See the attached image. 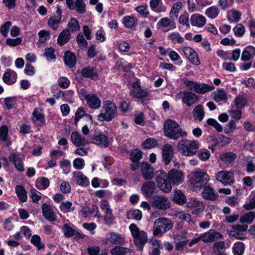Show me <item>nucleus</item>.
Segmentation results:
<instances>
[{
  "mask_svg": "<svg viewBox=\"0 0 255 255\" xmlns=\"http://www.w3.org/2000/svg\"><path fill=\"white\" fill-rule=\"evenodd\" d=\"M132 250L120 246H115L111 251L112 255H126L127 254H130Z\"/></svg>",
  "mask_w": 255,
  "mask_h": 255,
  "instance_id": "35",
  "label": "nucleus"
},
{
  "mask_svg": "<svg viewBox=\"0 0 255 255\" xmlns=\"http://www.w3.org/2000/svg\"><path fill=\"white\" fill-rule=\"evenodd\" d=\"M61 19V10L60 6L57 5L56 14L51 17L48 21V26L54 30L57 29L58 24Z\"/></svg>",
  "mask_w": 255,
  "mask_h": 255,
  "instance_id": "18",
  "label": "nucleus"
},
{
  "mask_svg": "<svg viewBox=\"0 0 255 255\" xmlns=\"http://www.w3.org/2000/svg\"><path fill=\"white\" fill-rule=\"evenodd\" d=\"M11 24L12 23L11 21H7L1 25L0 32L3 36L6 37L7 36L9 28L11 26Z\"/></svg>",
  "mask_w": 255,
  "mask_h": 255,
  "instance_id": "54",
  "label": "nucleus"
},
{
  "mask_svg": "<svg viewBox=\"0 0 255 255\" xmlns=\"http://www.w3.org/2000/svg\"><path fill=\"white\" fill-rule=\"evenodd\" d=\"M200 147V142L196 140H180L178 143L179 151L185 156L195 155Z\"/></svg>",
  "mask_w": 255,
  "mask_h": 255,
  "instance_id": "4",
  "label": "nucleus"
},
{
  "mask_svg": "<svg viewBox=\"0 0 255 255\" xmlns=\"http://www.w3.org/2000/svg\"><path fill=\"white\" fill-rule=\"evenodd\" d=\"M192 114L193 117L195 119L202 121L205 115L203 106L202 105H197L194 108Z\"/></svg>",
  "mask_w": 255,
  "mask_h": 255,
  "instance_id": "30",
  "label": "nucleus"
},
{
  "mask_svg": "<svg viewBox=\"0 0 255 255\" xmlns=\"http://www.w3.org/2000/svg\"><path fill=\"white\" fill-rule=\"evenodd\" d=\"M10 161H12L15 168L19 171H23L24 168L23 166L21 158L15 153H10L8 156Z\"/></svg>",
  "mask_w": 255,
  "mask_h": 255,
  "instance_id": "28",
  "label": "nucleus"
},
{
  "mask_svg": "<svg viewBox=\"0 0 255 255\" xmlns=\"http://www.w3.org/2000/svg\"><path fill=\"white\" fill-rule=\"evenodd\" d=\"M117 107L116 104L111 101H105L98 116V120L100 121H111L117 114Z\"/></svg>",
  "mask_w": 255,
  "mask_h": 255,
  "instance_id": "3",
  "label": "nucleus"
},
{
  "mask_svg": "<svg viewBox=\"0 0 255 255\" xmlns=\"http://www.w3.org/2000/svg\"><path fill=\"white\" fill-rule=\"evenodd\" d=\"M155 174L156 175V182L158 187L164 192H169L171 190V182H175V170H171L168 174L162 170H157Z\"/></svg>",
  "mask_w": 255,
  "mask_h": 255,
  "instance_id": "1",
  "label": "nucleus"
},
{
  "mask_svg": "<svg viewBox=\"0 0 255 255\" xmlns=\"http://www.w3.org/2000/svg\"><path fill=\"white\" fill-rule=\"evenodd\" d=\"M237 158V155L232 152L223 153L219 156V158L223 162L233 163Z\"/></svg>",
  "mask_w": 255,
  "mask_h": 255,
  "instance_id": "34",
  "label": "nucleus"
},
{
  "mask_svg": "<svg viewBox=\"0 0 255 255\" xmlns=\"http://www.w3.org/2000/svg\"><path fill=\"white\" fill-rule=\"evenodd\" d=\"M243 207L246 210H250L255 208V196L247 202Z\"/></svg>",
  "mask_w": 255,
  "mask_h": 255,
  "instance_id": "64",
  "label": "nucleus"
},
{
  "mask_svg": "<svg viewBox=\"0 0 255 255\" xmlns=\"http://www.w3.org/2000/svg\"><path fill=\"white\" fill-rule=\"evenodd\" d=\"M219 13V10L216 6H212L208 8L205 11L207 16L211 19L216 18Z\"/></svg>",
  "mask_w": 255,
  "mask_h": 255,
  "instance_id": "43",
  "label": "nucleus"
},
{
  "mask_svg": "<svg viewBox=\"0 0 255 255\" xmlns=\"http://www.w3.org/2000/svg\"><path fill=\"white\" fill-rule=\"evenodd\" d=\"M70 37L69 30L67 29H64L58 37L57 43L60 46H62L67 43L70 40Z\"/></svg>",
  "mask_w": 255,
  "mask_h": 255,
  "instance_id": "31",
  "label": "nucleus"
},
{
  "mask_svg": "<svg viewBox=\"0 0 255 255\" xmlns=\"http://www.w3.org/2000/svg\"><path fill=\"white\" fill-rule=\"evenodd\" d=\"M190 21L192 25L202 27L206 24V19L203 15L194 13L191 15Z\"/></svg>",
  "mask_w": 255,
  "mask_h": 255,
  "instance_id": "25",
  "label": "nucleus"
},
{
  "mask_svg": "<svg viewBox=\"0 0 255 255\" xmlns=\"http://www.w3.org/2000/svg\"><path fill=\"white\" fill-rule=\"evenodd\" d=\"M35 184L37 189L44 190L49 186L50 182L48 178L42 177L37 179Z\"/></svg>",
  "mask_w": 255,
  "mask_h": 255,
  "instance_id": "38",
  "label": "nucleus"
},
{
  "mask_svg": "<svg viewBox=\"0 0 255 255\" xmlns=\"http://www.w3.org/2000/svg\"><path fill=\"white\" fill-rule=\"evenodd\" d=\"M77 42L82 49L86 48L87 47L88 43L85 39L82 33H79L76 38Z\"/></svg>",
  "mask_w": 255,
  "mask_h": 255,
  "instance_id": "51",
  "label": "nucleus"
},
{
  "mask_svg": "<svg viewBox=\"0 0 255 255\" xmlns=\"http://www.w3.org/2000/svg\"><path fill=\"white\" fill-rule=\"evenodd\" d=\"M100 208L104 212L105 215L104 219L108 223H111L113 222L114 218L112 213V210L110 208L108 202L106 201H103L101 202Z\"/></svg>",
  "mask_w": 255,
  "mask_h": 255,
  "instance_id": "19",
  "label": "nucleus"
},
{
  "mask_svg": "<svg viewBox=\"0 0 255 255\" xmlns=\"http://www.w3.org/2000/svg\"><path fill=\"white\" fill-rule=\"evenodd\" d=\"M233 30L236 36L241 37L245 33V27L242 24H238L237 26L234 28Z\"/></svg>",
  "mask_w": 255,
  "mask_h": 255,
  "instance_id": "62",
  "label": "nucleus"
},
{
  "mask_svg": "<svg viewBox=\"0 0 255 255\" xmlns=\"http://www.w3.org/2000/svg\"><path fill=\"white\" fill-rule=\"evenodd\" d=\"M211 154L210 151L207 149H205L203 151H200L198 153L199 158L202 161H207L210 157Z\"/></svg>",
  "mask_w": 255,
  "mask_h": 255,
  "instance_id": "63",
  "label": "nucleus"
},
{
  "mask_svg": "<svg viewBox=\"0 0 255 255\" xmlns=\"http://www.w3.org/2000/svg\"><path fill=\"white\" fill-rule=\"evenodd\" d=\"M232 227L233 230L230 232V235L237 239H243L244 238L240 232H244L247 230V224H234Z\"/></svg>",
  "mask_w": 255,
  "mask_h": 255,
  "instance_id": "21",
  "label": "nucleus"
},
{
  "mask_svg": "<svg viewBox=\"0 0 255 255\" xmlns=\"http://www.w3.org/2000/svg\"><path fill=\"white\" fill-rule=\"evenodd\" d=\"M74 167L78 170L82 169L85 166V161L83 158H76L73 161Z\"/></svg>",
  "mask_w": 255,
  "mask_h": 255,
  "instance_id": "58",
  "label": "nucleus"
},
{
  "mask_svg": "<svg viewBox=\"0 0 255 255\" xmlns=\"http://www.w3.org/2000/svg\"><path fill=\"white\" fill-rule=\"evenodd\" d=\"M141 173L145 180H151L154 175V169L152 165L146 161L140 164Z\"/></svg>",
  "mask_w": 255,
  "mask_h": 255,
  "instance_id": "13",
  "label": "nucleus"
},
{
  "mask_svg": "<svg viewBox=\"0 0 255 255\" xmlns=\"http://www.w3.org/2000/svg\"><path fill=\"white\" fill-rule=\"evenodd\" d=\"M21 42L22 38L21 37H17L15 39L8 38L6 39L5 43L9 46L14 47L20 44Z\"/></svg>",
  "mask_w": 255,
  "mask_h": 255,
  "instance_id": "56",
  "label": "nucleus"
},
{
  "mask_svg": "<svg viewBox=\"0 0 255 255\" xmlns=\"http://www.w3.org/2000/svg\"><path fill=\"white\" fill-rule=\"evenodd\" d=\"M234 103L237 109H242L248 103V100L244 95H239L234 100Z\"/></svg>",
  "mask_w": 255,
  "mask_h": 255,
  "instance_id": "37",
  "label": "nucleus"
},
{
  "mask_svg": "<svg viewBox=\"0 0 255 255\" xmlns=\"http://www.w3.org/2000/svg\"><path fill=\"white\" fill-rule=\"evenodd\" d=\"M43 55L46 57L48 61H51L52 59H55L54 49L51 47L45 49Z\"/></svg>",
  "mask_w": 255,
  "mask_h": 255,
  "instance_id": "59",
  "label": "nucleus"
},
{
  "mask_svg": "<svg viewBox=\"0 0 255 255\" xmlns=\"http://www.w3.org/2000/svg\"><path fill=\"white\" fill-rule=\"evenodd\" d=\"M215 177L216 180L225 185H231L235 182L233 173L228 171L222 170L218 171L216 173Z\"/></svg>",
  "mask_w": 255,
  "mask_h": 255,
  "instance_id": "9",
  "label": "nucleus"
},
{
  "mask_svg": "<svg viewBox=\"0 0 255 255\" xmlns=\"http://www.w3.org/2000/svg\"><path fill=\"white\" fill-rule=\"evenodd\" d=\"M183 82L190 90L193 91L200 94H204L215 89L213 85H209L205 83L199 84L187 79H184Z\"/></svg>",
  "mask_w": 255,
  "mask_h": 255,
  "instance_id": "6",
  "label": "nucleus"
},
{
  "mask_svg": "<svg viewBox=\"0 0 255 255\" xmlns=\"http://www.w3.org/2000/svg\"><path fill=\"white\" fill-rule=\"evenodd\" d=\"M155 184L152 181L145 182L141 187V191L146 198L150 197L154 192Z\"/></svg>",
  "mask_w": 255,
  "mask_h": 255,
  "instance_id": "20",
  "label": "nucleus"
},
{
  "mask_svg": "<svg viewBox=\"0 0 255 255\" xmlns=\"http://www.w3.org/2000/svg\"><path fill=\"white\" fill-rule=\"evenodd\" d=\"M63 230L64 235L66 237H70L75 235L78 238H82V235L72 228L69 224H64Z\"/></svg>",
  "mask_w": 255,
  "mask_h": 255,
  "instance_id": "33",
  "label": "nucleus"
},
{
  "mask_svg": "<svg viewBox=\"0 0 255 255\" xmlns=\"http://www.w3.org/2000/svg\"><path fill=\"white\" fill-rule=\"evenodd\" d=\"M200 236L202 241L205 243L213 242L217 239H221L223 238L220 233L212 230L208 232L201 234Z\"/></svg>",
  "mask_w": 255,
  "mask_h": 255,
  "instance_id": "15",
  "label": "nucleus"
},
{
  "mask_svg": "<svg viewBox=\"0 0 255 255\" xmlns=\"http://www.w3.org/2000/svg\"><path fill=\"white\" fill-rule=\"evenodd\" d=\"M177 96L178 98H181L182 103L188 107H191L199 101L198 96L192 92H180L177 94Z\"/></svg>",
  "mask_w": 255,
  "mask_h": 255,
  "instance_id": "7",
  "label": "nucleus"
},
{
  "mask_svg": "<svg viewBox=\"0 0 255 255\" xmlns=\"http://www.w3.org/2000/svg\"><path fill=\"white\" fill-rule=\"evenodd\" d=\"M187 202L185 195L181 190H176V204L183 205Z\"/></svg>",
  "mask_w": 255,
  "mask_h": 255,
  "instance_id": "48",
  "label": "nucleus"
},
{
  "mask_svg": "<svg viewBox=\"0 0 255 255\" xmlns=\"http://www.w3.org/2000/svg\"><path fill=\"white\" fill-rule=\"evenodd\" d=\"M152 206L159 210H165L170 207V201L168 198L161 195L153 196Z\"/></svg>",
  "mask_w": 255,
  "mask_h": 255,
  "instance_id": "8",
  "label": "nucleus"
},
{
  "mask_svg": "<svg viewBox=\"0 0 255 255\" xmlns=\"http://www.w3.org/2000/svg\"><path fill=\"white\" fill-rule=\"evenodd\" d=\"M92 142L102 147H107L109 145L107 137L103 133H96L91 137Z\"/></svg>",
  "mask_w": 255,
  "mask_h": 255,
  "instance_id": "16",
  "label": "nucleus"
},
{
  "mask_svg": "<svg viewBox=\"0 0 255 255\" xmlns=\"http://www.w3.org/2000/svg\"><path fill=\"white\" fill-rule=\"evenodd\" d=\"M74 5L75 9L79 13H83L85 11V4L83 0H76Z\"/></svg>",
  "mask_w": 255,
  "mask_h": 255,
  "instance_id": "50",
  "label": "nucleus"
},
{
  "mask_svg": "<svg viewBox=\"0 0 255 255\" xmlns=\"http://www.w3.org/2000/svg\"><path fill=\"white\" fill-rule=\"evenodd\" d=\"M158 144L157 141L156 139L153 138H149L146 139L142 145L146 149H150L157 146Z\"/></svg>",
  "mask_w": 255,
  "mask_h": 255,
  "instance_id": "49",
  "label": "nucleus"
},
{
  "mask_svg": "<svg viewBox=\"0 0 255 255\" xmlns=\"http://www.w3.org/2000/svg\"><path fill=\"white\" fill-rule=\"evenodd\" d=\"M83 97L89 108L93 110H97L101 107V100L97 95L93 93H85L83 94Z\"/></svg>",
  "mask_w": 255,
  "mask_h": 255,
  "instance_id": "10",
  "label": "nucleus"
},
{
  "mask_svg": "<svg viewBox=\"0 0 255 255\" xmlns=\"http://www.w3.org/2000/svg\"><path fill=\"white\" fill-rule=\"evenodd\" d=\"M64 62L65 64L69 68L73 67L76 63V58L72 53L67 51L65 53Z\"/></svg>",
  "mask_w": 255,
  "mask_h": 255,
  "instance_id": "32",
  "label": "nucleus"
},
{
  "mask_svg": "<svg viewBox=\"0 0 255 255\" xmlns=\"http://www.w3.org/2000/svg\"><path fill=\"white\" fill-rule=\"evenodd\" d=\"M142 157V152L138 149H133L130 154V158L133 162H138Z\"/></svg>",
  "mask_w": 255,
  "mask_h": 255,
  "instance_id": "45",
  "label": "nucleus"
},
{
  "mask_svg": "<svg viewBox=\"0 0 255 255\" xmlns=\"http://www.w3.org/2000/svg\"><path fill=\"white\" fill-rule=\"evenodd\" d=\"M210 180V176L207 172L198 169L192 173L189 180L190 185L194 191H198L201 190Z\"/></svg>",
  "mask_w": 255,
  "mask_h": 255,
  "instance_id": "2",
  "label": "nucleus"
},
{
  "mask_svg": "<svg viewBox=\"0 0 255 255\" xmlns=\"http://www.w3.org/2000/svg\"><path fill=\"white\" fill-rule=\"evenodd\" d=\"M40 240L39 236L34 235L31 239V242L36 246L38 250H40L42 249L44 247V245L41 243Z\"/></svg>",
  "mask_w": 255,
  "mask_h": 255,
  "instance_id": "61",
  "label": "nucleus"
},
{
  "mask_svg": "<svg viewBox=\"0 0 255 255\" xmlns=\"http://www.w3.org/2000/svg\"><path fill=\"white\" fill-rule=\"evenodd\" d=\"M39 41L44 43L50 38L49 32L46 30H41L38 32Z\"/></svg>",
  "mask_w": 255,
  "mask_h": 255,
  "instance_id": "57",
  "label": "nucleus"
},
{
  "mask_svg": "<svg viewBox=\"0 0 255 255\" xmlns=\"http://www.w3.org/2000/svg\"><path fill=\"white\" fill-rule=\"evenodd\" d=\"M103 243L105 244L110 243L114 245H124L126 241L125 238L122 235L111 232L106 235V238L103 241Z\"/></svg>",
  "mask_w": 255,
  "mask_h": 255,
  "instance_id": "11",
  "label": "nucleus"
},
{
  "mask_svg": "<svg viewBox=\"0 0 255 255\" xmlns=\"http://www.w3.org/2000/svg\"><path fill=\"white\" fill-rule=\"evenodd\" d=\"M163 131L166 136L171 139H175V122L170 119L166 120Z\"/></svg>",
  "mask_w": 255,
  "mask_h": 255,
  "instance_id": "14",
  "label": "nucleus"
},
{
  "mask_svg": "<svg viewBox=\"0 0 255 255\" xmlns=\"http://www.w3.org/2000/svg\"><path fill=\"white\" fill-rule=\"evenodd\" d=\"M72 206V203L70 201H66L65 202H62L60 205L59 208L62 212L66 213L74 210V209Z\"/></svg>",
  "mask_w": 255,
  "mask_h": 255,
  "instance_id": "47",
  "label": "nucleus"
},
{
  "mask_svg": "<svg viewBox=\"0 0 255 255\" xmlns=\"http://www.w3.org/2000/svg\"><path fill=\"white\" fill-rule=\"evenodd\" d=\"M129 229L134 239V244L139 251H142L147 242V236L143 231H140L135 224H130Z\"/></svg>",
  "mask_w": 255,
  "mask_h": 255,
  "instance_id": "5",
  "label": "nucleus"
},
{
  "mask_svg": "<svg viewBox=\"0 0 255 255\" xmlns=\"http://www.w3.org/2000/svg\"><path fill=\"white\" fill-rule=\"evenodd\" d=\"M213 99L217 102H220L227 99V93L223 89L214 91L212 94Z\"/></svg>",
  "mask_w": 255,
  "mask_h": 255,
  "instance_id": "39",
  "label": "nucleus"
},
{
  "mask_svg": "<svg viewBox=\"0 0 255 255\" xmlns=\"http://www.w3.org/2000/svg\"><path fill=\"white\" fill-rule=\"evenodd\" d=\"M8 128L4 125L0 128V140L5 142L7 140Z\"/></svg>",
  "mask_w": 255,
  "mask_h": 255,
  "instance_id": "60",
  "label": "nucleus"
},
{
  "mask_svg": "<svg viewBox=\"0 0 255 255\" xmlns=\"http://www.w3.org/2000/svg\"><path fill=\"white\" fill-rule=\"evenodd\" d=\"M255 218V212L250 211L242 216L240 218V221L241 223H252Z\"/></svg>",
  "mask_w": 255,
  "mask_h": 255,
  "instance_id": "42",
  "label": "nucleus"
},
{
  "mask_svg": "<svg viewBox=\"0 0 255 255\" xmlns=\"http://www.w3.org/2000/svg\"><path fill=\"white\" fill-rule=\"evenodd\" d=\"M255 56V48L252 46L246 47L243 50L241 59L244 61H247Z\"/></svg>",
  "mask_w": 255,
  "mask_h": 255,
  "instance_id": "27",
  "label": "nucleus"
},
{
  "mask_svg": "<svg viewBox=\"0 0 255 255\" xmlns=\"http://www.w3.org/2000/svg\"><path fill=\"white\" fill-rule=\"evenodd\" d=\"M162 150L163 161L166 165H168L174 155L173 147L167 143L163 146Z\"/></svg>",
  "mask_w": 255,
  "mask_h": 255,
  "instance_id": "17",
  "label": "nucleus"
},
{
  "mask_svg": "<svg viewBox=\"0 0 255 255\" xmlns=\"http://www.w3.org/2000/svg\"><path fill=\"white\" fill-rule=\"evenodd\" d=\"M228 19L231 22H238L241 19V13L236 10L228 12Z\"/></svg>",
  "mask_w": 255,
  "mask_h": 255,
  "instance_id": "46",
  "label": "nucleus"
},
{
  "mask_svg": "<svg viewBox=\"0 0 255 255\" xmlns=\"http://www.w3.org/2000/svg\"><path fill=\"white\" fill-rule=\"evenodd\" d=\"M81 73L82 76L85 78H94L97 77L96 70L91 67L82 69Z\"/></svg>",
  "mask_w": 255,
  "mask_h": 255,
  "instance_id": "36",
  "label": "nucleus"
},
{
  "mask_svg": "<svg viewBox=\"0 0 255 255\" xmlns=\"http://www.w3.org/2000/svg\"><path fill=\"white\" fill-rule=\"evenodd\" d=\"M245 251V245L241 242H236L233 247V254L235 255H242Z\"/></svg>",
  "mask_w": 255,
  "mask_h": 255,
  "instance_id": "41",
  "label": "nucleus"
},
{
  "mask_svg": "<svg viewBox=\"0 0 255 255\" xmlns=\"http://www.w3.org/2000/svg\"><path fill=\"white\" fill-rule=\"evenodd\" d=\"M42 213L44 217L49 222L55 220V215L54 212V207L46 203L42 205Z\"/></svg>",
  "mask_w": 255,
  "mask_h": 255,
  "instance_id": "23",
  "label": "nucleus"
},
{
  "mask_svg": "<svg viewBox=\"0 0 255 255\" xmlns=\"http://www.w3.org/2000/svg\"><path fill=\"white\" fill-rule=\"evenodd\" d=\"M207 123L213 127L218 132H221L223 130L222 126L215 119L210 118L208 119Z\"/></svg>",
  "mask_w": 255,
  "mask_h": 255,
  "instance_id": "52",
  "label": "nucleus"
},
{
  "mask_svg": "<svg viewBox=\"0 0 255 255\" xmlns=\"http://www.w3.org/2000/svg\"><path fill=\"white\" fill-rule=\"evenodd\" d=\"M71 139L73 143L77 147L84 146L88 143V141L85 138L77 131L72 132Z\"/></svg>",
  "mask_w": 255,
  "mask_h": 255,
  "instance_id": "26",
  "label": "nucleus"
},
{
  "mask_svg": "<svg viewBox=\"0 0 255 255\" xmlns=\"http://www.w3.org/2000/svg\"><path fill=\"white\" fill-rule=\"evenodd\" d=\"M72 180L81 186H87L89 184V180L81 171H75L73 173Z\"/></svg>",
  "mask_w": 255,
  "mask_h": 255,
  "instance_id": "24",
  "label": "nucleus"
},
{
  "mask_svg": "<svg viewBox=\"0 0 255 255\" xmlns=\"http://www.w3.org/2000/svg\"><path fill=\"white\" fill-rule=\"evenodd\" d=\"M15 191L19 199L22 202L27 200L26 191L21 185H17L15 187Z\"/></svg>",
  "mask_w": 255,
  "mask_h": 255,
  "instance_id": "40",
  "label": "nucleus"
},
{
  "mask_svg": "<svg viewBox=\"0 0 255 255\" xmlns=\"http://www.w3.org/2000/svg\"><path fill=\"white\" fill-rule=\"evenodd\" d=\"M133 89L134 90L131 91L130 93L133 97L138 99H142L148 96V92L142 89L140 86L134 84Z\"/></svg>",
  "mask_w": 255,
  "mask_h": 255,
  "instance_id": "29",
  "label": "nucleus"
},
{
  "mask_svg": "<svg viewBox=\"0 0 255 255\" xmlns=\"http://www.w3.org/2000/svg\"><path fill=\"white\" fill-rule=\"evenodd\" d=\"M203 198L209 200H216L218 198V195L214 189L209 186H205L202 192Z\"/></svg>",
  "mask_w": 255,
  "mask_h": 255,
  "instance_id": "22",
  "label": "nucleus"
},
{
  "mask_svg": "<svg viewBox=\"0 0 255 255\" xmlns=\"http://www.w3.org/2000/svg\"><path fill=\"white\" fill-rule=\"evenodd\" d=\"M225 242L223 241L216 242L213 246V251L215 254L225 252Z\"/></svg>",
  "mask_w": 255,
  "mask_h": 255,
  "instance_id": "44",
  "label": "nucleus"
},
{
  "mask_svg": "<svg viewBox=\"0 0 255 255\" xmlns=\"http://www.w3.org/2000/svg\"><path fill=\"white\" fill-rule=\"evenodd\" d=\"M68 25L72 32L79 30L80 28L78 22L75 18L71 19L70 21L68 22Z\"/></svg>",
  "mask_w": 255,
  "mask_h": 255,
  "instance_id": "55",
  "label": "nucleus"
},
{
  "mask_svg": "<svg viewBox=\"0 0 255 255\" xmlns=\"http://www.w3.org/2000/svg\"><path fill=\"white\" fill-rule=\"evenodd\" d=\"M179 23L182 25L189 26V14L185 11L179 18Z\"/></svg>",
  "mask_w": 255,
  "mask_h": 255,
  "instance_id": "53",
  "label": "nucleus"
},
{
  "mask_svg": "<svg viewBox=\"0 0 255 255\" xmlns=\"http://www.w3.org/2000/svg\"><path fill=\"white\" fill-rule=\"evenodd\" d=\"M187 207L194 214L202 213L205 209L204 204L196 198L191 199L186 204Z\"/></svg>",
  "mask_w": 255,
  "mask_h": 255,
  "instance_id": "12",
  "label": "nucleus"
}]
</instances>
